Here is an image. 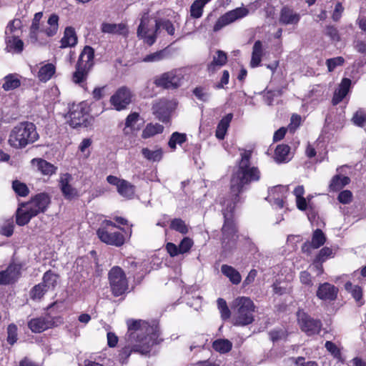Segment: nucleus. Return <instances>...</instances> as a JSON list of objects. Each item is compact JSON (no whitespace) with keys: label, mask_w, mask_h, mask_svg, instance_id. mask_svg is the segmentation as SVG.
<instances>
[{"label":"nucleus","mask_w":366,"mask_h":366,"mask_svg":"<svg viewBox=\"0 0 366 366\" xmlns=\"http://www.w3.org/2000/svg\"><path fill=\"white\" fill-rule=\"evenodd\" d=\"M332 254V250L330 247H323L320 252L317 256L315 258L316 262H323L328 257H331Z\"/></svg>","instance_id":"e2e57ef3"},{"label":"nucleus","mask_w":366,"mask_h":366,"mask_svg":"<svg viewBox=\"0 0 366 366\" xmlns=\"http://www.w3.org/2000/svg\"><path fill=\"white\" fill-rule=\"evenodd\" d=\"M42 13L38 12L35 14L33 19V21L30 28V36L31 38L36 39L37 31L39 28V21L42 17Z\"/></svg>","instance_id":"4d7b16f0"},{"label":"nucleus","mask_w":366,"mask_h":366,"mask_svg":"<svg viewBox=\"0 0 366 366\" xmlns=\"http://www.w3.org/2000/svg\"><path fill=\"white\" fill-rule=\"evenodd\" d=\"M77 43V36L73 27L68 26L65 29L64 36L61 40V48L74 46Z\"/></svg>","instance_id":"cd10ccee"},{"label":"nucleus","mask_w":366,"mask_h":366,"mask_svg":"<svg viewBox=\"0 0 366 366\" xmlns=\"http://www.w3.org/2000/svg\"><path fill=\"white\" fill-rule=\"evenodd\" d=\"M186 140L187 135L185 134L175 132L172 134L169 140L168 145L171 149H175L177 144L182 145L184 142H186Z\"/></svg>","instance_id":"37998d69"},{"label":"nucleus","mask_w":366,"mask_h":366,"mask_svg":"<svg viewBox=\"0 0 366 366\" xmlns=\"http://www.w3.org/2000/svg\"><path fill=\"white\" fill-rule=\"evenodd\" d=\"M54 322L45 317L33 318L28 322L29 328L35 333H40L49 328L54 327Z\"/></svg>","instance_id":"6ab92c4d"},{"label":"nucleus","mask_w":366,"mask_h":366,"mask_svg":"<svg viewBox=\"0 0 366 366\" xmlns=\"http://www.w3.org/2000/svg\"><path fill=\"white\" fill-rule=\"evenodd\" d=\"M350 85L351 80L350 79L344 78L342 80L339 88L334 93V96L332 99V103L333 105H337L342 101V99L347 94Z\"/></svg>","instance_id":"4be33fe9"},{"label":"nucleus","mask_w":366,"mask_h":366,"mask_svg":"<svg viewBox=\"0 0 366 366\" xmlns=\"http://www.w3.org/2000/svg\"><path fill=\"white\" fill-rule=\"evenodd\" d=\"M211 0H195L190 6V15L194 19L202 16L203 8Z\"/></svg>","instance_id":"4c0bfd02"},{"label":"nucleus","mask_w":366,"mask_h":366,"mask_svg":"<svg viewBox=\"0 0 366 366\" xmlns=\"http://www.w3.org/2000/svg\"><path fill=\"white\" fill-rule=\"evenodd\" d=\"M59 16L58 15L55 14H52L49 19H48V24L49 25V27L46 29V34L49 36H52L55 35L58 31L59 28Z\"/></svg>","instance_id":"a18cd8bd"},{"label":"nucleus","mask_w":366,"mask_h":366,"mask_svg":"<svg viewBox=\"0 0 366 366\" xmlns=\"http://www.w3.org/2000/svg\"><path fill=\"white\" fill-rule=\"evenodd\" d=\"M72 180L73 177L69 173L61 174L59 177V187L63 196L66 199H72L78 197L77 189L71 184Z\"/></svg>","instance_id":"9b49d317"},{"label":"nucleus","mask_w":366,"mask_h":366,"mask_svg":"<svg viewBox=\"0 0 366 366\" xmlns=\"http://www.w3.org/2000/svg\"><path fill=\"white\" fill-rule=\"evenodd\" d=\"M227 61V56L225 52L221 50L217 51V56L213 57L212 61L208 65L207 70L209 72L214 73L217 66H222L226 64Z\"/></svg>","instance_id":"c756f323"},{"label":"nucleus","mask_w":366,"mask_h":366,"mask_svg":"<svg viewBox=\"0 0 366 366\" xmlns=\"http://www.w3.org/2000/svg\"><path fill=\"white\" fill-rule=\"evenodd\" d=\"M249 14V10L244 7H239L225 13L221 16L216 21L213 30L217 31L224 26L233 23L234 21L246 16Z\"/></svg>","instance_id":"1a4fd4ad"},{"label":"nucleus","mask_w":366,"mask_h":366,"mask_svg":"<svg viewBox=\"0 0 366 366\" xmlns=\"http://www.w3.org/2000/svg\"><path fill=\"white\" fill-rule=\"evenodd\" d=\"M164 57V52L163 51H158L152 54L147 55L144 59V62H154L159 61Z\"/></svg>","instance_id":"69168bd1"},{"label":"nucleus","mask_w":366,"mask_h":366,"mask_svg":"<svg viewBox=\"0 0 366 366\" xmlns=\"http://www.w3.org/2000/svg\"><path fill=\"white\" fill-rule=\"evenodd\" d=\"M69 124L73 127L84 124L86 120V112L82 104L73 105L69 113Z\"/></svg>","instance_id":"4468645a"},{"label":"nucleus","mask_w":366,"mask_h":366,"mask_svg":"<svg viewBox=\"0 0 366 366\" xmlns=\"http://www.w3.org/2000/svg\"><path fill=\"white\" fill-rule=\"evenodd\" d=\"M324 34L330 37L332 41H340V36L336 27L332 25L326 26L324 30Z\"/></svg>","instance_id":"5fc2aeb1"},{"label":"nucleus","mask_w":366,"mask_h":366,"mask_svg":"<svg viewBox=\"0 0 366 366\" xmlns=\"http://www.w3.org/2000/svg\"><path fill=\"white\" fill-rule=\"evenodd\" d=\"M55 72V66L52 64H47L41 66L38 72V77L41 81H46L51 78Z\"/></svg>","instance_id":"ea45409f"},{"label":"nucleus","mask_w":366,"mask_h":366,"mask_svg":"<svg viewBox=\"0 0 366 366\" xmlns=\"http://www.w3.org/2000/svg\"><path fill=\"white\" fill-rule=\"evenodd\" d=\"M51 202L50 197L48 194L42 192L36 194L29 202L26 203L32 209V211L37 215L39 213L44 212Z\"/></svg>","instance_id":"f8f14e48"},{"label":"nucleus","mask_w":366,"mask_h":366,"mask_svg":"<svg viewBox=\"0 0 366 366\" xmlns=\"http://www.w3.org/2000/svg\"><path fill=\"white\" fill-rule=\"evenodd\" d=\"M101 31L105 34H124L127 32L125 24H110L104 22L101 25Z\"/></svg>","instance_id":"bb28decb"},{"label":"nucleus","mask_w":366,"mask_h":366,"mask_svg":"<svg viewBox=\"0 0 366 366\" xmlns=\"http://www.w3.org/2000/svg\"><path fill=\"white\" fill-rule=\"evenodd\" d=\"M350 85L351 80L350 79L344 78L342 80L339 88L334 93V96L332 99V103L333 105H337L342 101V99L347 94Z\"/></svg>","instance_id":"b1692460"},{"label":"nucleus","mask_w":366,"mask_h":366,"mask_svg":"<svg viewBox=\"0 0 366 366\" xmlns=\"http://www.w3.org/2000/svg\"><path fill=\"white\" fill-rule=\"evenodd\" d=\"M14 224L12 220L6 221L1 227L0 234L6 237H11L14 233Z\"/></svg>","instance_id":"680f3d73"},{"label":"nucleus","mask_w":366,"mask_h":366,"mask_svg":"<svg viewBox=\"0 0 366 366\" xmlns=\"http://www.w3.org/2000/svg\"><path fill=\"white\" fill-rule=\"evenodd\" d=\"M338 201L344 204H349L352 200V193L350 190L342 191L337 197Z\"/></svg>","instance_id":"338daca9"},{"label":"nucleus","mask_w":366,"mask_h":366,"mask_svg":"<svg viewBox=\"0 0 366 366\" xmlns=\"http://www.w3.org/2000/svg\"><path fill=\"white\" fill-rule=\"evenodd\" d=\"M193 245V241L189 237H184L180 242L179 247L181 254L186 253L189 251Z\"/></svg>","instance_id":"774afa93"},{"label":"nucleus","mask_w":366,"mask_h":366,"mask_svg":"<svg viewBox=\"0 0 366 366\" xmlns=\"http://www.w3.org/2000/svg\"><path fill=\"white\" fill-rule=\"evenodd\" d=\"M325 346L335 358H337L340 360H341V352L335 343L331 341H327Z\"/></svg>","instance_id":"0e129e2a"},{"label":"nucleus","mask_w":366,"mask_h":366,"mask_svg":"<svg viewBox=\"0 0 366 366\" xmlns=\"http://www.w3.org/2000/svg\"><path fill=\"white\" fill-rule=\"evenodd\" d=\"M218 308L220 310L222 317L223 319H227L230 317V310L227 307L226 301L222 298L217 300Z\"/></svg>","instance_id":"bf43d9fd"},{"label":"nucleus","mask_w":366,"mask_h":366,"mask_svg":"<svg viewBox=\"0 0 366 366\" xmlns=\"http://www.w3.org/2000/svg\"><path fill=\"white\" fill-rule=\"evenodd\" d=\"M149 22V12H144L141 18L140 24L137 28V36H146V34H148V24Z\"/></svg>","instance_id":"79ce46f5"},{"label":"nucleus","mask_w":366,"mask_h":366,"mask_svg":"<svg viewBox=\"0 0 366 366\" xmlns=\"http://www.w3.org/2000/svg\"><path fill=\"white\" fill-rule=\"evenodd\" d=\"M142 155L148 160L153 162H158L162 157V152L161 149L152 151L148 148H143L142 149Z\"/></svg>","instance_id":"8fccbe9b"},{"label":"nucleus","mask_w":366,"mask_h":366,"mask_svg":"<svg viewBox=\"0 0 366 366\" xmlns=\"http://www.w3.org/2000/svg\"><path fill=\"white\" fill-rule=\"evenodd\" d=\"M20 274L19 266L11 264L5 270L0 272V285L12 284L19 279Z\"/></svg>","instance_id":"f3484780"},{"label":"nucleus","mask_w":366,"mask_h":366,"mask_svg":"<svg viewBox=\"0 0 366 366\" xmlns=\"http://www.w3.org/2000/svg\"><path fill=\"white\" fill-rule=\"evenodd\" d=\"M350 182V179L348 177L337 174L332 178L329 188L330 191H338Z\"/></svg>","instance_id":"473e14b6"},{"label":"nucleus","mask_w":366,"mask_h":366,"mask_svg":"<svg viewBox=\"0 0 366 366\" xmlns=\"http://www.w3.org/2000/svg\"><path fill=\"white\" fill-rule=\"evenodd\" d=\"M213 349L222 354L229 352L232 348V343L227 339H218L213 342Z\"/></svg>","instance_id":"f704fd0d"},{"label":"nucleus","mask_w":366,"mask_h":366,"mask_svg":"<svg viewBox=\"0 0 366 366\" xmlns=\"http://www.w3.org/2000/svg\"><path fill=\"white\" fill-rule=\"evenodd\" d=\"M21 26L20 19H15L9 21L5 30V36L16 35L15 33L21 29Z\"/></svg>","instance_id":"603ef678"},{"label":"nucleus","mask_w":366,"mask_h":366,"mask_svg":"<svg viewBox=\"0 0 366 366\" xmlns=\"http://www.w3.org/2000/svg\"><path fill=\"white\" fill-rule=\"evenodd\" d=\"M345 59L342 56H337L329 59L326 61V64L329 71H332L337 66H341L344 64Z\"/></svg>","instance_id":"052dcab7"},{"label":"nucleus","mask_w":366,"mask_h":366,"mask_svg":"<svg viewBox=\"0 0 366 366\" xmlns=\"http://www.w3.org/2000/svg\"><path fill=\"white\" fill-rule=\"evenodd\" d=\"M352 122L357 127H364L366 122V113L361 109L357 111L352 118Z\"/></svg>","instance_id":"6e6d98bb"},{"label":"nucleus","mask_w":366,"mask_h":366,"mask_svg":"<svg viewBox=\"0 0 366 366\" xmlns=\"http://www.w3.org/2000/svg\"><path fill=\"white\" fill-rule=\"evenodd\" d=\"M300 20V14L288 6H283L280 13L279 22L283 25L297 24Z\"/></svg>","instance_id":"aec40b11"},{"label":"nucleus","mask_w":366,"mask_h":366,"mask_svg":"<svg viewBox=\"0 0 366 366\" xmlns=\"http://www.w3.org/2000/svg\"><path fill=\"white\" fill-rule=\"evenodd\" d=\"M17 340V327L14 324H11L7 327V342L10 345H14Z\"/></svg>","instance_id":"13d9d810"},{"label":"nucleus","mask_w":366,"mask_h":366,"mask_svg":"<svg viewBox=\"0 0 366 366\" xmlns=\"http://www.w3.org/2000/svg\"><path fill=\"white\" fill-rule=\"evenodd\" d=\"M162 28V19H155V27L154 31L152 34L148 35L146 34V36H140V39H144V43L148 44L149 46L153 45L157 38L158 34L159 32L160 29Z\"/></svg>","instance_id":"a19ab883"},{"label":"nucleus","mask_w":366,"mask_h":366,"mask_svg":"<svg viewBox=\"0 0 366 366\" xmlns=\"http://www.w3.org/2000/svg\"><path fill=\"white\" fill-rule=\"evenodd\" d=\"M338 288L328 282L320 284L316 292L317 297L325 301H334L336 300Z\"/></svg>","instance_id":"dca6fc26"},{"label":"nucleus","mask_w":366,"mask_h":366,"mask_svg":"<svg viewBox=\"0 0 366 366\" xmlns=\"http://www.w3.org/2000/svg\"><path fill=\"white\" fill-rule=\"evenodd\" d=\"M21 81L16 74H9L4 77V83L2 86L5 91H10L19 87Z\"/></svg>","instance_id":"58836bf2"},{"label":"nucleus","mask_w":366,"mask_h":366,"mask_svg":"<svg viewBox=\"0 0 366 366\" xmlns=\"http://www.w3.org/2000/svg\"><path fill=\"white\" fill-rule=\"evenodd\" d=\"M132 102V93L127 86L119 88L111 97L110 103L117 111L124 109Z\"/></svg>","instance_id":"9d476101"},{"label":"nucleus","mask_w":366,"mask_h":366,"mask_svg":"<svg viewBox=\"0 0 366 366\" xmlns=\"http://www.w3.org/2000/svg\"><path fill=\"white\" fill-rule=\"evenodd\" d=\"M5 43L8 52L20 54L24 49V42L17 35L5 36Z\"/></svg>","instance_id":"393cba45"},{"label":"nucleus","mask_w":366,"mask_h":366,"mask_svg":"<svg viewBox=\"0 0 366 366\" xmlns=\"http://www.w3.org/2000/svg\"><path fill=\"white\" fill-rule=\"evenodd\" d=\"M109 280L112 294L115 297L123 295L127 290L128 282L121 267H112L109 272Z\"/></svg>","instance_id":"423d86ee"},{"label":"nucleus","mask_w":366,"mask_h":366,"mask_svg":"<svg viewBox=\"0 0 366 366\" xmlns=\"http://www.w3.org/2000/svg\"><path fill=\"white\" fill-rule=\"evenodd\" d=\"M12 188L14 192L21 197H26L29 194V190L26 184L19 180H14L12 183Z\"/></svg>","instance_id":"864d4df0"},{"label":"nucleus","mask_w":366,"mask_h":366,"mask_svg":"<svg viewBox=\"0 0 366 366\" xmlns=\"http://www.w3.org/2000/svg\"><path fill=\"white\" fill-rule=\"evenodd\" d=\"M163 129L164 127L158 124L154 125L152 124H147L142 132V137L147 139L155 134H160L163 132Z\"/></svg>","instance_id":"c03bdc74"},{"label":"nucleus","mask_w":366,"mask_h":366,"mask_svg":"<svg viewBox=\"0 0 366 366\" xmlns=\"http://www.w3.org/2000/svg\"><path fill=\"white\" fill-rule=\"evenodd\" d=\"M240 156L241 159L230 179L232 203L222 210L224 222L222 228V246L224 251H230L234 248L238 238L237 230L233 220V212L236 203L239 201V194L244 191L247 185L260 179L258 167L251 165L252 151L244 149Z\"/></svg>","instance_id":"f257e3e1"},{"label":"nucleus","mask_w":366,"mask_h":366,"mask_svg":"<svg viewBox=\"0 0 366 366\" xmlns=\"http://www.w3.org/2000/svg\"><path fill=\"white\" fill-rule=\"evenodd\" d=\"M182 74L177 70H172L157 76L154 79V84L157 87L164 89H177L181 85L183 80Z\"/></svg>","instance_id":"0eeeda50"},{"label":"nucleus","mask_w":366,"mask_h":366,"mask_svg":"<svg viewBox=\"0 0 366 366\" xmlns=\"http://www.w3.org/2000/svg\"><path fill=\"white\" fill-rule=\"evenodd\" d=\"M325 240L326 238L322 231L320 229H317L313 232L312 241L310 243L312 245V248L317 249L325 244Z\"/></svg>","instance_id":"de8ad7c7"},{"label":"nucleus","mask_w":366,"mask_h":366,"mask_svg":"<svg viewBox=\"0 0 366 366\" xmlns=\"http://www.w3.org/2000/svg\"><path fill=\"white\" fill-rule=\"evenodd\" d=\"M127 326L125 341L134 344V350L139 351V353L147 354L153 345L161 341L159 340V325L155 322L149 324L142 320L129 319L127 320Z\"/></svg>","instance_id":"f03ea898"},{"label":"nucleus","mask_w":366,"mask_h":366,"mask_svg":"<svg viewBox=\"0 0 366 366\" xmlns=\"http://www.w3.org/2000/svg\"><path fill=\"white\" fill-rule=\"evenodd\" d=\"M350 85L351 80L350 79L344 78L342 80L339 88L334 93V96L332 99V103L333 105H337L342 101V99L347 94Z\"/></svg>","instance_id":"5701e85b"},{"label":"nucleus","mask_w":366,"mask_h":366,"mask_svg":"<svg viewBox=\"0 0 366 366\" xmlns=\"http://www.w3.org/2000/svg\"><path fill=\"white\" fill-rule=\"evenodd\" d=\"M234 312V325L246 326L254 320L253 312L255 306L252 300L247 297H238L232 305Z\"/></svg>","instance_id":"20e7f679"},{"label":"nucleus","mask_w":366,"mask_h":366,"mask_svg":"<svg viewBox=\"0 0 366 366\" xmlns=\"http://www.w3.org/2000/svg\"><path fill=\"white\" fill-rule=\"evenodd\" d=\"M36 216L26 202L21 203L16 212V222L19 226L27 224L31 219Z\"/></svg>","instance_id":"2eb2a0df"},{"label":"nucleus","mask_w":366,"mask_h":366,"mask_svg":"<svg viewBox=\"0 0 366 366\" xmlns=\"http://www.w3.org/2000/svg\"><path fill=\"white\" fill-rule=\"evenodd\" d=\"M222 273L229 279L234 285H238L242 280L239 272L232 266L223 264L221 267Z\"/></svg>","instance_id":"2f4dec72"},{"label":"nucleus","mask_w":366,"mask_h":366,"mask_svg":"<svg viewBox=\"0 0 366 366\" xmlns=\"http://www.w3.org/2000/svg\"><path fill=\"white\" fill-rule=\"evenodd\" d=\"M172 102L167 99H161L154 106V113L158 118L163 122H166L169 119V113L172 109Z\"/></svg>","instance_id":"412c9836"},{"label":"nucleus","mask_w":366,"mask_h":366,"mask_svg":"<svg viewBox=\"0 0 366 366\" xmlns=\"http://www.w3.org/2000/svg\"><path fill=\"white\" fill-rule=\"evenodd\" d=\"M290 148L288 145H278L274 151V160L278 163H283L289 161L288 155Z\"/></svg>","instance_id":"72a5a7b5"},{"label":"nucleus","mask_w":366,"mask_h":366,"mask_svg":"<svg viewBox=\"0 0 366 366\" xmlns=\"http://www.w3.org/2000/svg\"><path fill=\"white\" fill-rule=\"evenodd\" d=\"M297 318L301 330L307 335L312 336L320 333L322 325L320 320L312 317L302 310L297 312Z\"/></svg>","instance_id":"6e6552de"},{"label":"nucleus","mask_w":366,"mask_h":366,"mask_svg":"<svg viewBox=\"0 0 366 366\" xmlns=\"http://www.w3.org/2000/svg\"><path fill=\"white\" fill-rule=\"evenodd\" d=\"M39 139L34 124L23 122L15 126L11 131L8 142L15 149H23L33 144Z\"/></svg>","instance_id":"7ed1b4c3"},{"label":"nucleus","mask_w":366,"mask_h":366,"mask_svg":"<svg viewBox=\"0 0 366 366\" xmlns=\"http://www.w3.org/2000/svg\"><path fill=\"white\" fill-rule=\"evenodd\" d=\"M59 275L51 270L46 272L42 278V284L49 290H54L57 284Z\"/></svg>","instance_id":"e433bc0d"},{"label":"nucleus","mask_w":366,"mask_h":366,"mask_svg":"<svg viewBox=\"0 0 366 366\" xmlns=\"http://www.w3.org/2000/svg\"><path fill=\"white\" fill-rule=\"evenodd\" d=\"M262 56V43L261 41L257 40L253 45L250 66L253 68L258 66L260 64Z\"/></svg>","instance_id":"c85d7f7f"},{"label":"nucleus","mask_w":366,"mask_h":366,"mask_svg":"<svg viewBox=\"0 0 366 366\" xmlns=\"http://www.w3.org/2000/svg\"><path fill=\"white\" fill-rule=\"evenodd\" d=\"M49 290L41 282L35 285L30 291L32 300H40Z\"/></svg>","instance_id":"3c124183"},{"label":"nucleus","mask_w":366,"mask_h":366,"mask_svg":"<svg viewBox=\"0 0 366 366\" xmlns=\"http://www.w3.org/2000/svg\"><path fill=\"white\" fill-rule=\"evenodd\" d=\"M31 163L33 165L36 166L37 169L44 175L50 176L56 173L57 170L56 167L43 159H33Z\"/></svg>","instance_id":"a878e982"},{"label":"nucleus","mask_w":366,"mask_h":366,"mask_svg":"<svg viewBox=\"0 0 366 366\" xmlns=\"http://www.w3.org/2000/svg\"><path fill=\"white\" fill-rule=\"evenodd\" d=\"M139 352L134 350V344H129L127 342V345L119 350V357L122 363H126L128 358L131 355L132 352Z\"/></svg>","instance_id":"49530a36"},{"label":"nucleus","mask_w":366,"mask_h":366,"mask_svg":"<svg viewBox=\"0 0 366 366\" xmlns=\"http://www.w3.org/2000/svg\"><path fill=\"white\" fill-rule=\"evenodd\" d=\"M117 192L122 197L131 199L134 194V186L124 179L121 184L118 185Z\"/></svg>","instance_id":"c9c22d12"},{"label":"nucleus","mask_w":366,"mask_h":366,"mask_svg":"<svg viewBox=\"0 0 366 366\" xmlns=\"http://www.w3.org/2000/svg\"><path fill=\"white\" fill-rule=\"evenodd\" d=\"M20 274L19 266L11 264L5 270L0 272V285L12 284L19 279Z\"/></svg>","instance_id":"a211bd4d"},{"label":"nucleus","mask_w":366,"mask_h":366,"mask_svg":"<svg viewBox=\"0 0 366 366\" xmlns=\"http://www.w3.org/2000/svg\"><path fill=\"white\" fill-rule=\"evenodd\" d=\"M99 238L107 244L120 247L124 243V235L118 232H109L104 229H99L97 230Z\"/></svg>","instance_id":"ddd939ff"},{"label":"nucleus","mask_w":366,"mask_h":366,"mask_svg":"<svg viewBox=\"0 0 366 366\" xmlns=\"http://www.w3.org/2000/svg\"><path fill=\"white\" fill-rule=\"evenodd\" d=\"M232 117V114L229 113L220 120L217 125L215 134L217 139H223L224 138Z\"/></svg>","instance_id":"7c9ffc66"},{"label":"nucleus","mask_w":366,"mask_h":366,"mask_svg":"<svg viewBox=\"0 0 366 366\" xmlns=\"http://www.w3.org/2000/svg\"><path fill=\"white\" fill-rule=\"evenodd\" d=\"M170 228L175 230L182 234H185L188 232V227L180 218H175L171 221Z\"/></svg>","instance_id":"09e8293b"},{"label":"nucleus","mask_w":366,"mask_h":366,"mask_svg":"<svg viewBox=\"0 0 366 366\" xmlns=\"http://www.w3.org/2000/svg\"><path fill=\"white\" fill-rule=\"evenodd\" d=\"M94 50L89 46H86L77 61L76 70L72 74V81L75 84H81L87 78V76L94 66Z\"/></svg>","instance_id":"39448f33"}]
</instances>
